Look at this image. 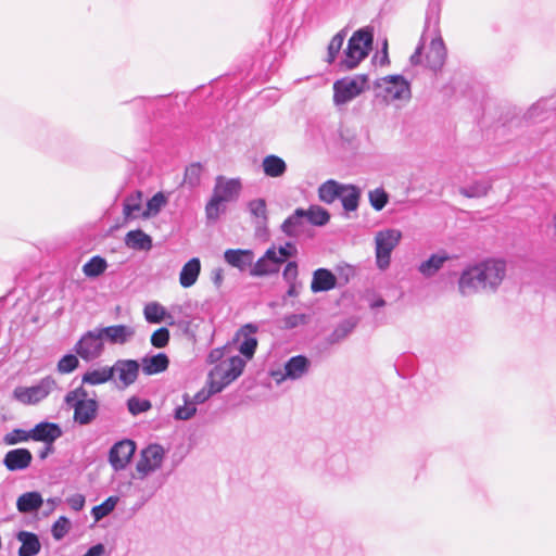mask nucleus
Instances as JSON below:
<instances>
[{
    "label": "nucleus",
    "instance_id": "51",
    "mask_svg": "<svg viewBox=\"0 0 556 556\" xmlns=\"http://www.w3.org/2000/svg\"><path fill=\"white\" fill-rule=\"evenodd\" d=\"M79 365V361L74 354L64 355L58 363V370L61 374H70Z\"/></svg>",
    "mask_w": 556,
    "mask_h": 556
},
{
    "label": "nucleus",
    "instance_id": "14",
    "mask_svg": "<svg viewBox=\"0 0 556 556\" xmlns=\"http://www.w3.org/2000/svg\"><path fill=\"white\" fill-rule=\"evenodd\" d=\"M247 362L240 356H231L228 359L220 362L211 371L212 377H218L225 380L226 383L235 381L243 371Z\"/></svg>",
    "mask_w": 556,
    "mask_h": 556
},
{
    "label": "nucleus",
    "instance_id": "53",
    "mask_svg": "<svg viewBox=\"0 0 556 556\" xmlns=\"http://www.w3.org/2000/svg\"><path fill=\"white\" fill-rule=\"evenodd\" d=\"M169 338L170 334L167 328H159L151 336V344L156 349H163L168 344Z\"/></svg>",
    "mask_w": 556,
    "mask_h": 556
},
{
    "label": "nucleus",
    "instance_id": "37",
    "mask_svg": "<svg viewBox=\"0 0 556 556\" xmlns=\"http://www.w3.org/2000/svg\"><path fill=\"white\" fill-rule=\"evenodd\" d=\"M182 405H177L174 409V418L176 420H189L191 419L195 413L197 407L194 403L191 402V396L188 393L182 394Z\"/></svg>",
    "mask_w": 556,
    "mask_h": 556
},
{
    "label": "nucleus",
    "instance_id": "27",
    "mask_svg": "<svg viewBox=\"0 0 556 556\" xmlns=\"http://www.w3.org/2000/svg\"><path fill=\"white\" fill-rule=\"evenodd\" d=\"M168 365L169 359L164 353L146 356L141 359L142 371L148 376L165 371L168 368Z\"/></svg>",
    "mask_w": 556,
    "mask_h": 556
},
{
    "label": "nucleus",
    "instance_id": "1",
    "mask_svg": "<svg viewBox=\"0 0 556 556\" xmlns=\"http://www.w3.org/2000/svg\"><path fill=\"white\" fill-rule=\"evenodd\" d=\"M431 35V42L426 53V66L433 72L440 71L446 60V48L439 30V14L433 10L427 13L425 29L415 52L410 55L409 62L412 65H419L421 63V53L424 49V40Z\"/></svg>",
    "mask_w": 556,
    "mask_h": 556
},
{
    "label": "nucleus",
    "instance_id": "32",
    "mask_svg": "<svg viewBox=\"0 0 556 556\" xmlns=\"http://www.w3.org/2000/svg\"><path fill=\"white\" fill-rule=\"evenodd\" d=\"M343 185L337 182L336 180H327L321 184L318 188V197L319 200L324 203L331 204L336 201L342 193Z\"/></svg>",
    "mask_w": 556,
    "mask_h": 556
},
{
    "label": "nucleus",
    "instance_id": "22",
    "mask_svg": "<svg viewBox=\"0 0 556 556\" xmlns=\"http://www.w3.org/2000/svg\"><path fill=\"white\" fill-rule=\"evenodd\" d=\"M306 217L304 208H296L281 225V230L288 237H298L306 229Z\"/></svg>",
    "mask_w": 556,
    "mask_h": 556
},
{
    "label": "nucleus",
    "instance_id": "63",
    "mask_svg": "<svg viewBox=\"0 0 556 556\" xmlns=\"http://www.w3.org/2000/svg\"><path fill=\"white\" fill-rule=\"evenodd\" d=\"M289 288L287 290V296L289 298H295L299 295V286L300 283L296 281V282H287Z\"/></svg>",
    "mask_w": 556,
    "mask_h": 556
},
{
    "label": "nucleus",
    "instance_id": "60",
    "mask_svg": "<svg viewBox=\"0 0 556 556\" xmlns=\"http://www.w3.org/2000/svg\"><path fill=\"white\" fill-rule=\"evenodd\" d=\"M212 395V392H208L205 389L200 390L197 392L193 396H191V402L194 403V406L197 407L198 404H203L206 402Z\"/></svg>",
    "mask_w": 556,
    "mask_h": 556
},
{
    "label": "nucleus",
    "instance_id": "4",
    "mask_svg": "<svg viewBox=\"0 0 556 556\" xmlns=\"http://www.w3.org/2000/svg\"><path fill=\"white\" fill-rule=\"evenodd\" d=\"M368 88V75L366 74L338 79L333 83V103L337 106L344 105Z\"/></svg>",
    "mask_w": 556,
    "mask_h": 556
},
{
    "label": "nucleus",
    "instance_id": "2",
    "mask_svg": "<svg viewBox=\"0 0 556 556\" xmlns=\"http://www.w3.org/2000/svg\"><path fill=\"white\" fill-rule=\"evenodd\" d=\"M374 41L372 30L369 28L357 29L348 41L343 50L338 67L340 71H352L369 54Z\"/></svg>",
    "mask_w": 556,
    "mask_h": 556
},
{
    "label": "nucleus",
    "instance_id": "38",
    "mask_svg": "<svg viewBox=\"0 0 556 556\" xmlns=\"http://www.w3.org/2000/svg\"><path fill=\"white\" fill-rule=\"evenodd\" d=\"M108 267L106 261L99 256H92L84 266L83 273L89 278H96L102 275Z\"/></svg>",
    "mask_w": 556,
    "mask_h": 556
},
{
    "label": "nucleus",
    "instance_id": "10",
    "mask_svg": "<svg viewBox=\"0 0 556 556\" xmlns=\"http://www.w3.org/2000/svg\"><path fill=\"white\" fill-rule=\"evenodd\" d=\"M74 350L85 361L98 358L104 350L103 338L99 328L87 331L75 344Z\"/></svg>",
    "mask_w": 556,
    "mask_h": 556
},
{
    "label": "nucleus",
    "instance_id": "49",
    "mask_svg": "<svg viewBox=\"0 0 556 556\" xmlns=\"http://www.w3.org/2000/svg\"><path fill=\"white\" fill-rule=\"evenodd\" d=\"M141 210V203H140V192L138 193V197H128L124 202V215L126 218H135L137 217V214Z\"/></svg>",
    "mask_w": 556,
    "mask_h": 556
},
{
    "label": "nucleus",
    "instance_id": "13",
    "mask_svg": "<svg viewBox=\"0 0 556 556\" xmlns=\"http://www.w3.org/2000/svg\"><path fill=\"white\" fill-rule=\"evenodd\" d=\"M111 369L113 376L117 375L118 388L126 389L137 380L140 364L135 359H117Z\"/></svg>",
    "mask_w": 556,
    "mask_h": 556
},
{
    "label": "nucleus",
    "instance_id": "59",
    "mask_svg": "<svg viewBox=\"0 0 556 556\" xmlns=\"http://www.w3.org/2000/svg\"><path fill=\"white\" fill-rule=\"evenodd\" d=\"M278 251L279 255H281L285 258V261L288 257L294 256L296 254V248L291 242H287L285 245L280 247Z\"/></svg>",
    "mask_w": 556,
    "mask_h": 556
},
{
    "label": "nucleus",
    "instance_id": "56",
    "mask_svg": "<svg viewBox=\"0 0 556 556\" xmlns=\"http://www.w3.org/2000/svg\"><path fill=\"white\" fill-rule=\"evenodd\" d=\"M306 321L304 314H291L285 317V325L287 328H295Z\"/></svg>",
    "mask_w": 556,
    "mask_h": 556
},
{
    "label": "nucleus",
    "instance_id": "23",
    "mask_svg": "<svg viewBox=\"0 0 556 556\" xmlns=\"http://www.w3.org/2000/svg\"><path fill=\"white\" fill-rule=\"evenodd\" d=\"M224 258L230 266L243 271L253 264L254 253L251 250L228 249Z\"/></svg>",
    "mask_w": 556,
    "mask_h": 556
},
{
    "label": "nucleus",
    "instance_id": "29",
    "mask_svg": "<svg viewBox=\"0 0 556 556\" xmlns=\"http://www.w3.org/2000/svg\"><path fill=\"white\" fill-rule=\"evenodd\" d=\"M43 503V500L38 492H26L22 494L16 501V508L22 514H29L37 511Z\"/></svg>",
    "mask_w": 556,
    "mask_h": 556
},
{
    "label": "nucleus",
    "instance_id": "19",
    "mask_svg": "<svg viewBox=\"0 0 556 556\" xmlns=\"http://www.w3.org/2000/svg\"><path fill=\"white\" fill-rule=\"evenodd\" d=\"M72 408H74V421L80 426H86L96 419L99 404L97 400L89 399L86 402H77Z\"/></svg>",
    "mask_w": 556,
    "mask_h": 556
},
{
    "label": "nucleus",
    "instance_id": "30",
    "mask_svg": "<svg viewBox=\"0 0 556 556\" xmlns=\"http://www.w3.org/2000/svg\"><path fill=\"white\" fill-rule=\"evenodd\" d=\"M262 168L266 176L278 178L285 175L287 170V164L281 157L275 154H270L263 159Z\"/></svg>",
    "mask_w": 556,
    "mask_h": 556
},
{
    "label": "nucleus",
    "instance_id": "17",
    "mask_svg": "<svg viewBox=\"0 0 556 556\" xmlns=\"http://www.w3.org/2000/svg\"><path fill=\"white\" fill-rule=\"evenodd\" d=\"M99 330L103 340L105 339L111 344H125L135 336V329L127 325H114L99 328Z\"/></svg>",
    "mask_w": 556,
    "mask_h": 556
},
{
    "label": "nucleus",
    "instance_id": "9",
    "mask_svg": "<svg viewBox=\"0 0 556 556\" xmlns=\"http://www.w3.org/2000/svg\"><path fill=\"white\" fill-rule=\"evenodd\" d=\"M458 291L463 296H470L480 292H490L483 271L478 265L468 266L464 269L458 279Z\"/></svg>",
    "mask_w": 556,
    "mask_h": 556
},
{
    "label": "nucleus",
    "instance_id": "57",
    "mask_svg": "<svg viewBox=\"0 0 556 556\" xmlns=\"http://www.w3.org/2000/svg\"><path fill=\"white\" fill-rule=\"evenodd\" d=\"M68 506L75 510L80 511L85 506V496L83 494H74L66 500Z\"/></svg>",
    "mask_w": 556,
    "mask_h": 556
},
{
    "label": "nucleus",
    "instance_id": "7",
    "mask_svg": "<svg viewBox=\"0 0 556 556\" xmlns=\"http://www.w3.org/2000/svg\"><path fill=\"white\" fill-rule=\"evenodd\" d=\"M55 388V379L51 376H47L31 387L15 388L13 394L18 402L26 405H34L46 399Z\"/></svg>",
    "mask_w": 556,
    "mask_h": 556
},
{
    "label": "nucleus",
    "instance_id": "55",
    "mask_svg": "<svg viewBox=\"0 0 556 556\" xmlns=\"http://www.w3.org/2000/svg\"><path fill=\"white\" fill-rule=\"evenodd\" d=\"M265 257V260L270 263L271 265H275L279 268V265L282 264L285 261V258L279 255V251L276 250V248H269L265 254L263 255Z\"/></svg>",
    "mask_w": 556,
    "mask_h": 556
},
{
    "label": "nucleus",
    "instance_id": "6",
    "mask_svg": "<svg viewBox=\"0 0 556 556\" xmlns=\"http://www.w3.org/2000/svg\"><path fill=\"white\" fill-rule=\"evenodd\" d=\"M402 232L397 229L378 231L375 237L376 263L380 269H387L390 265L391 253L400 243Z\"/></svg>",
    "mask_w": 556,
    "mask_h": 556
},
{
    "label": "nucleus",
    "instance_id": "48",
    "mask_svg": "<svg viewBox=\"0 0 556 556\" xmlns=\"http://www.w3.org/2000/svg\"><path fill=\"white\" fill-rule=\"evenodd\" d=\"M70 529H71V521L66 517L61 516L53 523V526L51 528V533H52V536L56 541H60L68 533Z\"/></svg>",
    "mask_w": 556,
    "mask_h": 556
},
{
    "label": "nucleus",
    "instance_id": "20",
    "mask_svg": "<svg viewBox=\"0 0 556 556\" xmlns=\"http://www.w3.org/2000/svg\"><path fill=\"white\" fill-rule=\"evenodd\" d=\"M33 455L27 448H15L9 451L3 459L4 466L10 471L24 470L31 464Z\"/></svg>",
    "mask_w": 556,
    "mask_h": 556
},
{
    "label": "nucleus",
    "instance_id": "25",
    "mask_svg": "<svg viewBox=\"0 0 556 556\" xmlns=\"http://www.w3.org/2000/svg\"><path fill=\"white\" fill-rule=\"evenodd\" d=\"M248 212L252 217V222L257 230L267 226V205L264 199H254L248 202Z\"/></svg>",
    "mask_w": 556,
    "mask_h": 556
},
{
    "label": "nucleus",
    "instance_id": "40",
    "mask_svg": "<svg viewBox=\"0 0 556 556\" xmlns=\"http://www.w3.org/2000/svg\"><path fill=\"white\" fill-rule=\"evenodd\" d=\"M117 503H118L117 496L108 497L103 503L94 506L91 509L92 517L94 518L96 521L101 520L102 518L106 517L114 510Z\"/></svg>",
    "mask_w": 556,
    "mask_h": 556
},
{
    "label": "nucleus",
    "instance_id": "36",
    "mask_svg": "<svg viewBox=\"0 0 556 556\" xmlns=\"http://www.w3.org/2000/svg\"><path fill=\"white\" fill-rule=\"evenodd\" d=\"M447 258L446 255L432 254L427 261L419 265L418 269L425 277H432L442 268Z\"/></svg>",
    "mask_w": 556,
    "mask_h": 556
},
{
    "label": "nucleus",
    "instance_id": "43",
    "mask_svg": "<svg viewBox=\"0 0 556 556\" xmlns=\"http://www.w3.org/2000/svg\"><path fill=\"white\" fill-rule=\"evenodd\" d=\"M369 203L376 211H381L389 201V194L383 188H376L368 192Z\"/></svg>",
    "mask_w": 556,
    "mask_h": 556
},
{
    "label": "nucleus",
    "instance_id": "8",
    "mask_svg": "<svg viewBox=\"0 0 556 556\" xmlns=\"http://www.w3.org/2000/svg\"><path fill=\"white\" fill-rule=\"evenodd\" d=\"M375 88L383 93L386 100L410 99L409 83L402 75H389L376 80Z\"/></svg>",
    "mask_w": 556,
    "mask_h": 556
},
{
    "label": "nucleus",
    "instance_id": "46",
    "mask_svg": "<svg viewBox=\"0 0 556 556\" xmlns=\"http://www.w3.org/2000/svg\"><path fill=\"white\" fill-rule=\"evenodd\" d=\"M167 203L166 197L163 192L155 193L147 203V212L143 216L156 215L160 213L162 207Z\"/></svg>",
    "mask_w": 556,
    "mask_h": 556
},
{
    "label": "nucleus",
    "instance_id": "50",
    "mask_svg": "<svg viewBox=\"0 0 556 556\" xmlns=\"http://www.w3.org/2000/svg\"><path fill=\"white\" fill-rule=\"evenodd\" d=\"M87 397H88L87 390L84 387H78V388L71 390L66 393V395L64 397V402L66 403L67 406L72 407V406L76 405L77 402L88 401L89 399H87Z\"/></svg>",
    "mask_w": 556,
    "mask_h": 556
},
{
    "label": "nucleus",
    "instance_id": "16",
    "mask_svg": "<svg viewBox=\"0 0 556 556\" xmlns=\"http://www.w3.org/2000/svg\"><path fill=\"white\" fill-rule=\"evenodd\" d=\"M62 434L61 427L49 421H41L30 429L31 440L43 442L45 444L54 443Z\"/></svg>",
    "mask_w": 556,
    "mask_h": 556
},
{
    "label": "nucleus",
    "instance_id": "35",
    "mask_svg": "<svg viewBox=\"0 0 556 556\" xmlns=\"http://www.w3.org/2000/svg\"><path fill=\"white\" fill-rule=\"evenodd\" d=\"M346 35H348V29L343 28L331 38V40L328 45V48H327L326 62L328 64H333L336 62V60L338 59V56L342 50Z\"/></svg>",
    "mask_w": 556,
    "mask_h": 556
},
{
    "label": "nucleus",
    "instance_id": "33",
    "mask_svg": "<svg viewBox=\"0 0 556 556\" xmlns=\"http://www.w3.org/2000/svg\"><path fill=\"white\" fill-rule=\"evenodd\" d=\"M339 198L345 211H355L358 207L361 190L354 185H343L342 193Z\"/></svg>",
    "mask_w": 556,
    "mask_h": 556
},
{
    "label": "nucleus",
    "instance_id": "41",
    "mask_svg": "<svg viewBox=\"0 0 556 556\" xmlns=\"http://www.w3.org/2000/svg\"><path fill=\"white\" fill-rule=\"evenodd\" d=\"M490 188L491 186L486 180H480L460 188V193L467 198H480L485 195Z\"/></svg>",
    "mask_w": 556,
    "mask_h": 556
},
{
    "label": "nucleus",
    "instance_id": "42",
    "mask_svg": "<svg viewBox=\"0 0 556 556\" xmlns=\"http://www.w3.org/2000/svg\"><path fill=\"white\" fill-rule=\"evenodd\" d=\"M356 327V321L352 318L340 323L331 333V341L338 342L345 339Z\"/></svg>",
    "mask_w": 556,
    "mask_h": 556
},
{
    "label": "nucleus",
    "instance_id": "24",
    "mask_svg": "<svg viewBox=\"0 0 556 556\" xmlns=\"http://www.w3.org/2000/svg\"><path fill=\"white\" fill-rule=\"evenodd\" d=\"M16 539L22 543L18 556H36L41 549L39 538L33 532L20 531Z\"/></svg>",
    "mask_w": 556,
    "mask_h": 556
},
{
    "label": "nucleus",
    "instance_id": "26",
    "mask_svg": "<svg viewBox=\"0 0 556 556\" xmlns=\"http://www.w3.org/2000/svg\"><path fill=\"white\" fill-rule=\"evenodd\" d=\"M201 262L198 257L189 260L181 268L179 274V283L184 288L192 287L200 275Z\"/></svg>",
    "mask_w": 556,
    "mask_h": 556
},
{
    "label": "nucleus",
    "instance_id": "44",
    "mask_svg": "<svg viewBox=\"0 0 556 556\" xmlns=\"http://www.w3.org/2000/svg\"><path fill=\"white\" fill-rule=\"evenodd\" d=\"M275 273H278V267L268 263L264 256L257 260L250 270V274L255 277H262Z\"/></svg>",
    "mask_w": 556,
    "mask_h": 556
},
{
    "label": "nucleus",
    "instance_id": "62",
    "mask_svg": "<svg viewBox=\"0 0 556 556\" xmlns=\"http://www.w3.org/2000/svg\"><path fill=\"white\" fill-rule=\"evenodd\" d=\"M105 552L103 544L98 543L91 546L83 556H102Z\"/></svg>",
    "mask_w": 556,
    "mask_h": 556
},
{
    "label": "nucleus",
    "instance_id": "15",
    "mask_svg": "<svg viewBox=\"0 0 556 556\" xmlns=\"http://www.w3.org/2000/svg\"><path fill=\"white\" fill-rule=\"evenodd\" d=\"M257 331V326L247 324L242 326L237 332V339L240 340L239 352L247 358L251 359L254 356L257 348V339L254 333Z\"/></svg>",
    "mask_w": 556,
    "mask_h": 556
},
{
    "label": "nucleus",
    "instance_id": "58",
    "mask_svg": "<svg viewBox=\"0 0 556 556\" xmlns=\"http://www.w3.org/2000/svg\"><path fill=\"white\" fill-rule=\"evenodd\" d=\"M226 350L227 346L213 349L207 356V362L210 364H219L220 362H223L222 359L225 356Z\"/></svg>",
    "mask_w": 556,
    "mask_h": 556
},
{
    "label": "nucleus",
    "instance_id": "3",
    "mask_svg": "<svg viewBox=\"0 0 556 556\" xmlns=\"http://www.w3.org/2000/svg\"><path fill=\"white\" fill-rule=\"evenodd\" d=\"M241 189L242 185L240 179H227L223 176H218L216 178L213 195L205 206L206 217L211 220H216L224 211L222 207L223 203L237 200Z\"/></svg>",
    "mask_w": 556,
    "mask_h": 556
},
{
    "label": "nucleus",
    "instance_id": "5",
    "mask_svg": "<svg viewBox=\"0 0 556 556\" xmlns=\"http://www.w3.org/2000/svg\"><path fill=\"white\" fill-rule=\"evenodd\" d=\"M165 458V450L160 444H149L141 451L136 464L135 479L144 481L146 478L162 467Z\"/></svg>",
    "mask_w": 556,
    "mask_h": 556
},
{
    "label": "nucleus",
    "instance_id": "12",
    "mask_svg": "<svg viewBox=\"0 0 556 556\" xmlns=\"http://www.w3.org/2000/svg\"><path fill=\"white\" fill-rule=\"evenodd\" d=\"M136 451V444L132 440H122L116 442L110 450L109 462L115 470L124 469L130 462Z\"/></svg>",
    "mask_w": 556,
    "mask_h": 556
},
{
    "label": "nucleus",
    "instance_id": "34",
    "mask_svg": "<svg viewBox=\"0 0 556 556\" xmlns=\"http://www.w3.org/2000/svg\"><path fill=\"white\" fill-rule=\"evenodd\" d=\"M143 315L149 324H160L172 316L166 308L157 302H150L143 308Z\"/></svg>",
    "mask_w": 556,
    "mask_h": 556
},
{
    "label": "nucleus",
    "instance_id": "54",
    "mask_svg": "<svg viewBox=\"0 0 556 556\" xmlns=\"http://www.w3.org/2000/svg\"><path fill=\"white\" fill-rule=\"evenodd\" d=\"M298 275H299V270H298L296 262H294V261L288 262L282 271V277H283L285 281L292 282V283L296 282Z\"/></svg>",
    "mask_w": 556,
    "mask_h": 556
},
{
    "label": "nucleus",
    "instance_id": "18",
    "mask_svg": "<svg viewBox=\"0 0 556 556\" xmlns=\"http://www.w3.org/2000/svg\"><path fill=\"white\" fill-rule=\"evenodd\" d=\"M309 365L311 363L307 357L303 355L292 356L285 364V372L281 376V378H276V380L277 382H280L281 380L286 379L298 380L307 374Z\"/></svg>",
    "mask_w": 556,
    "mask_h": 556
},
{
    "label": "nucleus",
    "instance_id": "47",
    "mask_svg": "<svg viewBox=\"0 0 556 556\" xmlns=\"http://www.w3.org/2000/svg\"><path fill=\"white\" fill-rule=\"evenodd\" d=\"M31 440L30 430L13 429L3 437V442L7 445H15L21 442Z\"/></svg>",
    "mask_w": 556,
    "mask_h": 556
},
{
    "label": "nucleus",
    "instance_id": "11",
    "mask_svg": "<svg viewBox=\"0 0 556 556\" xmlns=\"http://www.w3.org/2000/svg\"><path fill=\"white\" fill-rule=\"evenodd\" d=\"M483 271V278L490 292H495L506 276V263L498 258L484 260L477 264Z\"/></svg>",
    "mask_w": 556,
    "mask_h": 556
},
{
    "label": "nucleus",
    "instance_id": "64",
    "mask_svg": "<svg viewBox=\"0 0 556 556\" xmlns=\"http://www.w3.org/2000/svg\"><path fill=\"white\" fill-rule=\"evenodd\" d=\"M212 280H213L214 285L217 288H219L224 280L223 269L219 268V269L214 270Z\"/></svg>",
    "mask_w": 556,
    "mask_h": 556
},
{
    "label": "nucleus",
    "instance_id": "52",
    "mask_svg": "<svg viewBox=\"0 0 556 556\" xmlns=\"http://www.w3.org/2000/svg\"><path fill=\"white\" fill-rule=\"evenodd\" d=\"M202 167L200 164H191L185 170V184L195 187L200 184Z\"/></svg>",
    "mask_w": 556,
    "mask_h": 556
},
{
    "label": "nucleus",
    "instance_id": "61",
    "mask_svg": "<svg viewBox=\"0 0 556 556\" xmlns=\"http://www.w3.org/2000/svg\"><path fill=\"white\" fill-rule=\"evenodd\" d=\"M229 383H226L225 380L219 379L218 377H212L211 389L207 390L212 392V395L218 392H222L225 387Z\"/></svg>",
    "mask_w": 556,
    "mask_h": 556
},
{
    "label": "nucleus",
    "instance_id": "31",
    "mask_svg": "<svg viewBox=\"0 0 556 556\" xmlns=\"http://www.w3.org/2000/svg\"><path fill=\"white\" fill-rule=\"evenodd\" d=\"M113 379V370L110 366H103L97 369L86 371L81 377V382L90 386L105 383Z\"/></svg>",
    "mask_w": 556,
    "mask_h": 556
},
{
    "label": "nucleus",
    "instance_id": "39",
    "mask_svg": "<svg viewBox=\"0 0 556 556\" xmlns=\"http://www.w3.org/2000/svg\"><path fill=\"white\" fill-rule=\"evenodd\" d=\"M305 217L307 224L324 226L329 222L330 214L321 206L311 205L308 210H305Z\"/></svg>",
    "mask_w": 556,
    "mask_h": 556
},
{
    "label": "nucleus",
    "instance_id": "45",
    "mask_svg": "<svg viewBox=\"0 0 556 556\" xmlns=\"http://www.w3.org/2000/svg\"><path fill=\"white\" fill-rule=\"evenodd\" d=\"M152 404L149 400L131 396L127 401V408L132 416L146 413L151 409Z\"/></svg>",
    "mask_w": 556,
    "mask_h": 556
},
{
    "label": "nucleus",
    "instance_id": "21",
    "mask_svg": "<svg viewBox=\"0 0 556 556\" xmlns=\"http://www.w3.org/2000/svg\"><path fill=\"white\" fill-rule=\"evenodd\" d=\"M337 286V277L327 268H318L314 270L311 282L313 293L330 291Z\"/></svg>",
    "mask_w": 556,
    "mask_h": 556
},
{
    "label": "nucleus",
    "instance_id": "28",
    "mask_svg": "<svg viewBox=\"0 0 556 556\" xmlns=\"http://www.w3.org/2000/svg\"><path fill=\"white\" fill-rule=\"evenodd\" d=\"M125 244L132 250L150 251L152 249V238L141 229L130 230L125 236Z\"/></svg>",
    "mask_w": 556,
    "mask_h": 556
}]
</instances>
